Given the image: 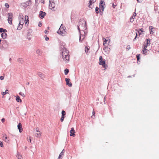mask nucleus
<instances>
[{
  "label": "nucleus",
  "instance_id": "1",
  "mask_svg": "<svg viewBox=\"0 0 159 159\" xmlns=\"http://www.w3.org/2000/svg\"><path fill=\"white\" fill-rule=\"evenodd\" d=\"M25 20L24 19V16L20 15L19 16V19L20 20L18 26L17 27V29L20 30L23 27V25L25 21V24L28 25L29 24V18L28 16H25Z\"/></svg>",
  "mask_w": 159,
  "mask_h": 159
},
{
  "label": "nucleus",
  "instance_id": "2",
  "mask_svg": "<svg viewBox=\"0 0 159 159\" xmlns=\"http://www.w3.org/2000/svg\"><path fill=\"white\" fill-rule=\"evenodd\" d=\"M86 22L84 20H80L78 25V29L79 32L82 31V33L85 34L84 30L86 29Z\"/></svg>",
  "mask_w": 159,
  "mask_h": 159
},
{
  "label": "nucleus",
  "instance_id": "3",
  "mask_svg": "<svg viewBox=\"0 0 159 159\" xmlns=\"http://www.w3.org/2000/svg\"><path fill=\"white\" fill-rule=\"evenodd\" d=\"M62 56L63 60L66 63L68 62L70 58L68 51L66 49H63L62 52Z\"/></svg>",
  "mask_w": 159,
  "mask_h": 159
},
{
  "label": "nucleus",
  "instance_id": "4",
  "mask_svg": "<svg viewBox=\"0 0 159 159\" xmlns=\"http://www.w3.org/2000/svg\"><path fill=\"white\" fill-rule=\"evenodd\" d=\"M105 62V60L102 58V56H100L99 57V65H102L103 68L106 69H107V66Z\"/></svg>",
  "mask_w": 159,
  "mask_h": 159
},
{
  "label": "nucleus",
  "instance_id": "5",
  "mask_svg": "<svg viewBox=\"0 0 159 159\" xmlns=\"http://www.w3.org/2000/svg\"><path fill=\"white\" fill-rule=\"evenodd\" d=\"M57 33L62 36H65L66 34V33L63 26L61 25L59 29L57 32Z\"/></svg>",
  "mask_w": 159,
  "mask_h": 159
},
{
  "label": "nucleus",
  "instance_id": "6",
  "mask_svg": "<svg viewBox=\"0 0 159 159\" xmlns=\"http://www.w3.org/2000/svg\"><path fill=\"white\" fill-rule=\"evenodd\" d=\"M99 11L100 13H102L105 7V4L104 1L102 0L100 2Z\"/></svg>",
  "mask_w": 159,
  "mask_h": 159
},
{
  "label": "nucleus",
  "instance_id": "7",
  "mask_svg": "<svg viewBox=\"0 0 159 159\" xmlns=\"http://www.w3.org/2000/svg\"><path fill=\"white\" fill-rule=\"evenodd\" d=\"M8 21L9 23L11 25L12 23V20L13 19V15L12 13H9L8 14Z\"/></svg>",
  "mask_w": 159,
  "mask_h": 159
},
{
  "label": "nucleus",
  "instance_id": "8",
  "mask_svg": "<svg viewBox=\"0 0 159 159\" xmlns=\"http://www.w3.org/2000/svg\"><path fill=\"white\" fill-rule=\"evenodd\" d=\"M49 8L52 9L54 8L55 7V4L54 2H53V0H49Z\"/></svg>",
  "mask_w": 159,
  "mask_h": 159
},
{
  "label": "nucleus",
  "instance_id": "9",
  "mask_svg": "<svg viewBox=\"0 0 159 159\" xmlns=\"http://www.w3.org/2000/svg\"><path fill=\"white\" fill-rule=\"evenodd\" d=\"M147 45H143V48L142 50V53L143 54L146 55L148 50L147 49Z\"/></svg>",
  "mask_w": 159,
  "mask_h": 159
},
{
  "label": "nucleus",
  "instance_id": "10",
  "mask_svg": "<svg viewBox=\"0 0 159 159\" xmlns=\"http://www.w3.org/2000/svg\"><path fill=\"white\" fill-rule=\"evenodd\" d=\"M96 1V0H90L89 5V7L90 8H92L93 7V6L92 5V4L94 3Z\"/></svg>",
  "mask_w": 159,
  "mask_h": 159
},
{
  "label": "nucleus",
  "instance_id": "11",
  "mask_svg": "<svg viewBox=\"0 0 159 159\" xmlns=\"http://www.w3.org/2000/svg\"><path fill=\"white\" fill-rule=\"evenodd\" d=\"M70 136H73V137L75 136V131L74 129V128L72 127L71 128V130L70 131Z\"/></svg>",
  "mask_w": 159,
  "mask_h": 159
},
{
  "label": "nucleus",
  "instance_id": "12",
  "mask_svg": "<svg viewBox=\"0 0 159 159\" xmlns=\"http://www.w3.org/2000/svg\"><path fill=\"white\" fill-rule=\"evenodd\" d=\"M19 130V132L20 133L22 132L23 131V129L22 127V125L21 123H20L17 126Z\"/></svg>",
  "mask_w": 159,
  "mask_h": 159
},
{
  "label": "nucleus",
  "instance_id": "13",
  "mask_svg": "<svg viewBox=\"0 0 159 159\" xmlns=\"http://www.w3.org/2000/svg\"><path fill=\"white\" fill-rule=\"evenodd\" d=\"M37 133L35 134V136L37 138H40L41 136V133L38 130H36Z\"/></svg>",
  "mask_w": 159,
  "mask_h": 159
},
{
  "label": "nucleus",
  "instance_id": "14",
  "mask_svg": "<svg viewBox=\"0 0 159 159\" xmlns=\"http://www.w3.org/2000/svg\"><path fill=\"white\" fill-rule=\"evenodd\" d=\"M80 36L79 41L80 42H81L83 40V39L85 38V35L83 34H81V32H80Z\"/></svg>",
  "mask_w": 159,
  "mask_h": 159
},
{
  "label": "nucleus",
  "instance_id": "15",
  "mask_svg": "<svg viewBox=\"0 0 159 159\" xmlns=\"http://www.w3.org/2000/svg\"><path fill=\"white\" fill-rule=\"evenodd\" d=\"M104 51L106 54H108L110 52V48L107 47H105L103 48Z\"/></svg>",
  "mask_w": 159,
  "mask_h": 159
},
{
  "label": "nucleus",
  "instance_id": "16",
  "mask_svg": "<svg viewBox=\"0 0 159 159\" xmlns=\"http://www.w3.org/2000/svg\"><path fill=\"white\" fill-rule=\"evenodd\" d=\"M149 29L150 31V34H153L154 33V31L153 27L152 26H150L149 27Z\"/></svg>",
  "mask_w": 159,
  "mask_h": 159
},
{
  "label": "nucleus",
  "instance_id": "17",
  "mask_svg": "<svg viewBox=\"0 0 159 159\" xmlns=\"http://www.w3.org/2000/svg\"><path fill=\"white\" fill-rule=\"evenodd\" d=\"M46 14L45 12H43V11H40L39 13V15L41 16L42 18H43L44 16L46 15Z\"/></svg>",
  "mask_w": 159,
  "mask_h": 159
},
{
  "label": "nucleus",
  "instance_id": "18",
  "mask_svg": "<svg viewBox=\"0 0 159 159\" xmlns=\"http://www.w3.org/2000/svg\"><path fill=\"white\" fill-rule=\"evenodd\" d=\"M136 30L138 32L139 36H140V35L142 34V33L144 32L143 29H140L139 30Z\"/></svg>",
  "mask_w": 159,
  "mask_h": 159
},
{
  "label": "nucleus",
  "instance_id": "19",
  "mask_svg": "<svg viewBox=\"0 0 159 159\" xmlns=\"http://www.w3.org/2000/svg\"><path fill=\"white\" fill-rule=\"evenodd\" d=\"M38 75L41 78L43 79L45 78V75L41 72H39Z\"/></svg>",
  "mask_w": 159,
  "mask_h": 159
},
{
  "label": "nucleus",
  "instance_id": "20",
  "mask_svg": "<svg viewBox=\"0 0 159 159\" xmlns=\"http://www.w3.org/2000/svg\"><path fill=\"white\" fill-rule=\"evenodd\" d=\"M16 101L17 102H21L22 100L20 99V97L19 96H18V95L16 96Z\"/></svg>",
  "mask_w": 159,
  "mask_h": 159
},
{
  "label": "nucleus",
  "instance_id": "21",
  "mask_svg": "<svg viewBox=\"0 0 159 159\" xmlns=\"http://www.w3.org/2000/svg\"><path fill=\"white\" fill-rule=\"evenodd\" d=\"M146 43L144 45H146L147 46H149L150 44V39H146Z\"/></svg>",
  "mask_w": 159,
  "mask_h": 159
},
{
  "label": "nucleus",
  "instance_id": "22",
  "mask_svg": "<svg viewBox=\"0 0 159 159\" xmlns=\"http://www.w3.org/2000/svg\"><path fill=\"white\" fill-rule=\"evenodd\" d=\"M36 53L40 56H41L43 52L39 49H38L36 51Z\"/></svg>",
  "mask_w": 159,
  "mask_h": 159
},
{
  "label": "nucleus",
  "instance_id": "23",
  "mask_svg": "<svg viewBox=\"0 0 159 159\" xmlns=\"http://www.w3.org/2000/svg\"><path fill=\"white\" fill-rule=\"evenodd\" d=\"M7 34L5 33V32H4L2 33L1 34V36H2V38L3 39L6 38L7 37Z\"/></svg>",
  "mask_w": 159,
  "mask_h": 159
},
{
  "label": "nucleus",
  "instance_id": "24",
  "mask_svg": "<svg viewBox=\"0 0 159 159\" xmlns=\"http://www.w3.org/2000/svg\"><path fill=\"white\" fill-rule=\"evenodd\" d=\"M1 94L4 96L6 94H9L8 90L7 89L6 90L5 92H2Z\"/></svg>",
  "mask_w": 159,
  "mask_h": 159
},
{
  "label": "nucleus",
  "instance_id": "25",
  "mask_svg": "<svg viewBox=\"0 0 159 159\" xmlns=\"http://www.w3.org/2000/svg\"><path fill=\"white\" fill-rule=\"evenodd\" d=\"M16 157L18 159H23L22 157V156L20 154L18 153L17 154Z\"/></svg>",
  "mask_w": 159,
  "mask_h": 159
},
{
  "label": "nucleus",
  "instance_id": "26",
  "mask_svg": "<svg viewBox=\"0 0 159 159\" xmlns=\"http://www.w3.org/2000/svg\"><path fill=\"white\" fill-rule=\"evenodd\" d=\"M102 40L103 41V45H104L105 44H106L107 42V40L106 39L104 38H102Z\"/></svg>",
  "mask_w": 159,
  "mask_h": 159
},
{
  "label": "nucleus",
  "instance_id": "27",
  "mask_svg": "<svg viewBox=\"0 0 159 159\" xmlns=\"http://www.w3.org/2000/svg\"><path fill=\"white\" fill-rule=\"evenodd\" d=\"M7 31L6 29H3V28H0V32H4Z\"/></svg>",
  "mask_w": 159,
  "mask_h": 159
},
{
  "label": "nucleus",
  "instance_id": "28",
  "mask_svg": "<svg viewBox=\"0 0 159 159\" xmlns=\"http://www.w3.org/2000/svg\"><path fill=\"white\" fill-rule=\"evenodd\" d=\"M85 52L86 54H87L89 52V48H88V47L86 46L85 47Z\"/></svg>",
  "mask_w": 159,
  "mask_h": 159
},
{
  "label": "nucleus",
  "instance_id": "29",
  "mask_svg": "<svg viewBox=\"0 0 159 159\" xmlns=\"http://www.w3.org/2000/svg\"><path fill=\"white\" fill-rule=\"evenodd\" d=\"M64 71L65 75H67L69 72V70L68 69L66 68L65 70Z\"/></svg>",
  "mask_w": 159,
  "mask_h": 159
},
{
  "label": "nucleus",
  "instance_id": "30",
  "mask_svg": "<svg viewBox=\"0 0 159 159\" xmlns=\"http://www.w3.org/2000/svg\"><path fill=\"white\" fill-rule=\"evenodd\" d=\"M140 54H137L136 55V58H137V60L138 61H140L139 60H140Z\"/></svg>",
  "mask_w": 159,
  "mask_h": 159
},
{
  "label": "nucleus",
  "instance_id": "31",
  "mask_svg": "<svg viewBox=\"0 0 159 159\" xmlns=\"http://www.w3.org/2000/svg\"><path fill=\"white\" fill-rule=\"evenodd\" d=\"M64 153V149H63L61 152L59 156L61 157L62 155H63Z\"/></svg>",
  "mask_w": 159,
  "mask_h": 159
},
{
  "label": "nucleus",
  "instance_id": "32",
  "mask_svg": "<svg viewBox=\"0 0 159 159\" xmlns=\"http://www.w3.org/2000/svg\"><path fill=\"white\" fill-rule=\"evenodd\" d=\"M61 114H62L61 116H65L66 114L65 111L64 110L62 111V112H61Z\"/></svg>",
  "mask_w": 159,
  "mask_h": 159
},
{
  "label": "nucleus",
  "instance_id": "33",
  "mask_svg": "<svg viewBox=\"0 0 159 159\" xmlns=\"http://www.w3.org/2000/svg\"><path fill=\"white\" fill-rule=\"evenodd\" d=\"M65 81L66 82V83H69L70 81V79L69 78H66Z\"/></svg>",
  "mask_w": 159,
  "mask_h": 159
},
{
  "label": "nucleus",
  "instance_id": "34",
  "mask_svg": "<svg viewBox=\"0 0 159 159\" xmlns=\"http://www.w3.org/2000/svg\"><path fill=\"white\" fill-rule=\"evenodd\" d=\"M19 94L20 95H21V96H23V97H25V94L23 93H22V92H20V93H19Z\"/></svg>",
  "mask_w": 159,
  "mask_h": 159
},
{
  "label": "nucleus",
  "instance_id": "35",
  "mask_svg": "<svg viewBox=\"0 0 159 159\" xmlns=\"http://www.w3.org/2000/svg\"><path fill=\"white\" fill-rule=\"evenodd\" d=\"M26 3L27 5H29L31 4V2L30 0H29L28 1H27L26 2Z\"/></svg>",
  "mask_w": 159,
  "mask_h": 159
},
{
  "label": "nucleus",
  "instance_id": "36",
  "mask_svg": "<svg viewBox=\"0 0 159 159\" xmlns=\"http://www.w3.org/2000/svg\"><path fill=\"white\" fill-rule=\"evenodd\" d=\"M99 8L98 7H96L95 8V11L96 13L98 14V13Z\"/></svg>",
  "mask_w": 159,
  "mask_h": 159
},
{
  "label": "nucleus",
  "instance_id": "37",
  "mask_svg": "<svg viewBox=\"0 0 159 159\" xmlns=\"http://www.w3.org/2000/svg\"><path fill=\"white\" fill-rule=\"evenodd\" d=\"M65 117V116H61V122H63V121Z\"/></svg>",
  "mask_w": 159,
  "mask_h": 159
},
{
  "label": "nucleus",
  "instance_id": "38",
  "mask_svg": "<svg viewBox=\"0 0 159 159\" xmlns=\"http://www.w3.org/2000/svg\"><path fill=\"white\" fill-rule=\"evenodd\" d=\"M5 6L6 7L8 8L9 7V5L7 3H5Z\"/></svg>",
  "mask_w": 159,
  "mask_h": 159
},
{
  "label": "nucleus",
  "instance_id": "39",
  "mask_svg": "<svg viewBox=\"0 0 159 159\" xmlns=\"http://www.w3.org/2000/svg\"><path fill=\"white\" fill-rule=\"evenodd\" d=\"M68 85L69 87H71L72 84L70 82H69L66 83Z\"/></svg>",
  "mask_w": 159,
  "mask_h": 159
},
{
  "label": "nucleus",
  "instance_id": "40",
  "mask_svg": "<svg viewBox=\"0 0 159 159\" xmlns=\"http://www.w3.org/2000/svg\"><path fill=\"white\" fill-rule=\"evenodd\" d=\"M0 146L2 147H3V143L2 142L0 141Z\"/></svg>",
  "mask_w": 159,
  "mask_h": 159
},
{
  "label": "nucleus",
  "instance_id": "41",
  "mask_svg": "<svg viewBox=\"0 0 159 159\" xmlns=\"http://www.w3.org/2000/svg\"><path fill=\"white\" fill-rule=\"evenodd\" d=\"M130 21L131 22H133L134 20V18H133V16L132 17L130 18Z\"/></svg>",
  "mask_w": 159,
  "mask_h": 159
},
{
  "label": "nucleus",
  "instance_id": "42",
  "mask_svg": "<svg viewBox=\"0 0 159 159\" xmlns=\"http://www.w3.org/2000/svg\"><path fill=\"white\" fill-rule=\"evenodd\" d=\"M44 37L45 38V40H46V41H47L49 39V38L46 35H45L44 36Z\"/></svg>",
  "mask_w": 159,
  "mask_h": 159
},
{
  "label": "nucleus",
  "instance_id": "43",
  "mask_svg": "<svg viewBox=\"0 0 159 159\" xmlns=\"http://www.w3.org/2000/svg\"><path fill=\"white\" fill-rule=\"evenodd\" d=\"M117 5L116 4V3L115 4L114 3H113L112 5V6L113 7V8H115V7Z\"/></svg>",
  "mask_w": 159,
  "mask_h": 159
},
{
  "label": "nucleus",
  "instance_id": "44",
  "mask_svg": "<svg viewBox=\"0 0 159 159\" xmlns=\"http://www.w3.org/2000/svg\"><path fill=\"white\" fill-rule=\"evenodd\" d=\"M48 32H49L47 30H45L44 33H45V34H48Z\"/></svg>",
  "mask_w": 159,
  "mask_h": 159
},
{
  "label": "nucleus",
  "instance_id": "45",
  "mask_svg": "<svg viewBox=\"0 0 159 159\" xmlns=\"http://www.w3.org/2000/svg\"><path fill=\"white\" fill-rule=\"evenodd\" d=\"M4 78V77L2 76H1L0 77V79L1 80H3Z\"/></svg>",
  "mask_w": 159,
  "mask_h": 159
},
{
  "label": "nucleus",
  "instance_id": "46",
  "mask_svg": "<svg viewBox=\"0 0 159 159\" xmlns=\"http://www.w3.org/2000/svg\"><path fill=\"white\" fill-rule=\"evenodd\" d=\"M1 121L2 122H3V123L5 121V119H4V118H2L1 120Z\"/></svg>",
  "mask_w": 159,
  "mask_h": 159
},
{
  "label": "nucleus",
  "instance_id": "47",
  "mask_svg": "<svg viewBox=\"0 0 159 159\" xmlns=\"http://www.w3.org/2000/svg\"><path fill=\"white\" fill-rule=\"evenodd\" d=\"M130 48V46L129 45L126 48L127 49H128V50H129Z\"/></svg>",
  "mask_w": 159,
  "mask_h": 159
},
{
  "label": "nucleus",
  "instance_id": "48",
  "mask_svg": "<svg viewBox=\"0 0 159 159\" xmlns=\"http://www.w3.org/2000/svg\"><path fill=\"white\" fill-rule=\"evenodd\" d=\"M137 36H138V34H137V33H136V36H135V38L134 39V40H135L136 39L137 37Z\"/></svg>",
  "mask_w": 159,
  "mask_h": 159
},
{
  "label": "nucleus",
  "instance_id": "49",
  "mask_svg": "<svg viewBox=\"0 0 159 159\" xmlns=\"http://www.w3.org/2000/svg\"><path fill=\"white\" fill-rule=\"evenodd\" d=\"M38 26H39V27H41V26H42V24L41 23H39L38 24Z\"/></svg>",
  "mask_w": 159,
  "mask_h": 159
},
{
  "label": "nucleus",
  "instance_id": "50",
  "mask_svg": "<svg viewBox=\"0 0 159 159\" xmlns=\"http://www.w3.org/2000/svg\"><path fill=\"white\" fill-rule=\"evenodd\" d=\"M18 61H22V59L19 58L18 59Z\"/></svg>",
  "mask_w": 159,
  "mask_h": 159
},
{
  "label": "nucleus",
  "instance_id": "51",
  "mask_svg": "<svg viewBox=\"0 0 159 159\" xmlns=\"http://www.w3.org/2000/svg\"><path fill=\"white\" fill-rule=\"evenodd\" d=\"M95 112L94 111H93V116H95Z\"/></svg>",
  "mask_w": 159,
  "mask_h": 159
},
{
  "label": "nucleus",
  "instance_id": "52",
  "mask_svg": "<svg viewBox=\"0 0 159 159\" xmlns=\"http://www.w3.org/2000/svg\"><path fill=\"white\" fill-rule=\"evenodd\" d=\"M7 139V137L6 135H5V140L6 141V140Z\"/></svg>",
  "mask_w": 159,
  "mask_h": 159
},
{
  "label": "nucleus",
  "instance_id": "53",
  "mask_svg": "<svg viewBox=\"0 0 159 159\" xmlns=\"http://www.w3.org/2000/svg\"><path fill=\"white\" fill-rule=\"evenodd\" d=\"M61 157L60 156H59L58 158V159H62V158H61Z\"/></svg>",
  "mask_w": 159,
  "mask_h": 159
},
{
  "label": "nucleus",
  "instance_id": "54",
  "mask_svg": "<svg viewBox=\"0 0 159 159\" xmlns=\"http://www.w3.org/2000/svg\"><path fill=\"white\" fill-rule=\"evenodd\" d=\"M29 141H30V143H31V139H30V137Z\"/></svg>",
  "mask_w": 159,
  "mask_h": 159
},
{
  "label": "nucleus",
  "instance_id": "55",
  "mask_svg": "<svg viewBox=\"0 0 159 159\" xmlns=\"http://www.w3.org/2000/svg\"><path fill=\"white\" fill-rule=\"evenodd\" d=\"M137 1L139 2V0H137Z\"/></svg>",
  "mask_w": 159,
  "mask_h": 159
},
{
  "label": "nucleus",
  "instance_id": "56",
  "mask_svg": "<svg viewBox=\"0 0 159 159\" xmlns=\"http://www.w3.org/2000/svg\"><path fill=\"white\" fill-rule=\"evenodd\" d=\"M1 40L0 39V44L1 43Z\"/></svg>",
  "mask_w": 159,
  "mask_h": 159
},
{
  "label": "nucleus",
  "instance_id": "57",
  "mask_svg": "<svg viewBox=\"0 0 159 159\" xmlns=\"http://www.w3.org/2000/svg\"><path fill=\"white\" fill-rule=\"evenodd\" d=\"M8 141H9V140H7V142H8Z\"/></svg>",
  "mask_w": 159,
  "mask_h": 159
}]
</instances>
